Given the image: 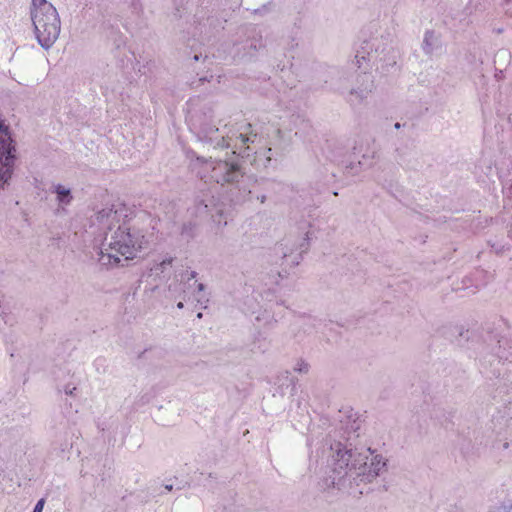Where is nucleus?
Returning a JSON list of instances; mask_svg holds the SVG:
<instances>
[{
    "mask_svg": "<svg viewBox=\"0 0 512 512\" xmlns=\"http://www.w3.org/2000/svg\"><path fill=\"white\" fill-rule=\"evenodd\" d=\"M96 220L103 232L101 258L104 263H119L137 257L146 247L147 239L142 230L136 227L123 206L104 208L98 212Z\"/></svg>",
    "mask_w": 512,
    "mask_h": 512,
    "instance_id": "1",
    "label": "nucleus"
},
{
    "mask_svg": "<svg viewBox=\"0 0 512 512\" xmlns=\"http://www.w3.org/2000/svg\"><path fill=\"white\" fill-rule=\"evenodd\" d=\"M333 457V472L337 475L334 481L337 480L338 484L345 478L365 483L372 482L386 467L383 456L375 454L370 448L347 449L338 445Z\"/></svg>",
    "mask_w": 512,
    "mask_h": 512,
    "instance_id": "2",
    "label": "nucleus"
},
{
    "mask_svg": "<svg viewBox=\"0 0 512 512\" xmlns=\"http://www.w3.org/2000/svg\"><path fill=\"white\" fill-rule=\"evenodd\" d=\"M34 34L44 49H49L58 39L61 20L57 9L47 0H32L30 8Z\"/></svg>",
    "mask_w": 512,
    "mask_h": 512,
    "instance_id": "3",
    "label": "nucleus"
},
{
    "mask_svg": "<svg viewBox=\"0 0 512 512\" xmlns=\"http://www.w3.org/2000/svg\"><path fill=\"white\" fill-rule=\"evenodd\" d=\"M197 161L202 165L204 177L217 184L236 183L243 176L241 167L235 160L197 157Z\"/></svg>",
    "mask_w": 512,
    "mask_h": 512,
    "instance_id": "4",
    "label": "nucleus"
},
{
    "mask_svg": "<svg viewBox=\"0 0 512 512\" xmlns=\"http://www.w3.org/2000/svg\"><path fill=\"white\" fill-rule=\"evenodd\" d=\"M16 161V148L8 125L0 114V187L11 179Z\"/></svg>",
    "mask_w": 512,
    "mask_h": 512,
    "instance_id": "5",
    "label": "nucleus"
},
{
    "mask_svg": "<svg viewBox=\"0 0 512 512\" xmlns=\"http://www.w3.org/2000/svg\"><path fill=\"white\" fill-rule=\"evenodd\" d=\"M361 83H362L361 87L351 90V92H350L351 98L349 99V101L351 103L361 102L362 100H364L367 97L368 93L371 92L373 83H372L371 77L369 75H367V74L362 75Z\"/></svg>",
    "mask_w": 512,
    "mask_h": 512,
    "instance_id": "6",
    "label": "nucleus"
},
{
    "mask_svg": "<svg viewBox=\"0 0 512 512\" xmlns=\"http://www.w3.org/2000/svg\"><path fill=\"white\" fill-rule=\"evenodd\" d=\"M51 191L56 194V200L59 206H67L72 202L73 196L70 188L56 184L51 187Z\"/></svg>",
    "mask_w": 512,
    "mask_h": 512,
    "instance_id": "7",
    "label": "nucleus"
},
{
    "mask_svg": "<svg viewBox=\"0 0 512 512\" xmlns=\"http://www.w3.org/2000/svg\"><path fill=\"white\" fill-rule=\"evenodd\" d=\"M256 136V134L252 133H250L249 135L247 133H240L237 136V139L241 141L242 145H247L248 143H253L255 141Z\"/></svg>",
    "mask_w": 512,
    "mask_h": 512,
    "instance_id": "8",
    "label": "nucleus"
},
{
    "mask_svg": "<svg viewBox=\"0 0 512 512\" xmlns=\"http://www.w3.org/2000/svg\"><path fill=\"white\" fill-rule=\"evenodd\" d=\"M44 503H45L44 499H40L37 502L33 512H42L43 511V507H44Z\"/></svg>",
    "mask_w": 512,
    "mask_h": 512,
    "instance_id": "9",
    "label": "nucleus"
},
{
    "mask_svg": "<svg viewBox=\"0 0 512 512\" xmlns=\"http://www.w3.org/2000/svg\"><path fill=\"white\" fill-rule=\"evenodd\" d=\"M198 303L204 305L203 307L206 308V303L208 302V299L207 298H203V297H199L197 299Z\"/></svg>",
    "mask_w": 512,
    "mask_h": 512,
    "instance_id": "10",
    "label": "nucleus"
},
{
    "mask_svg": "<svg viewBox=\"0 0 512 512\" xmlns=\"http://www.w3.org/2000/svg\"><path fill=\"white\" fill-rule=\"evenodd\" d=\"M73 390H75V388H72V389L66 388L65 393L71 395L73 393Z\"/></svg>",
    "mask_w": 512,
    "mask_h": 512,
    "instance_id": "11",
    "label": "nucleus"
},
{
    "mask_svg": "<svg viewBox=\"0 0 512 512\" xmlns=\"http://www.w3.org/2000/svg\"><path fill=\"white\" fill-rule=\"evenodd\" d=\"M204 288H205L204 284H202V283H199V284H198V290H199V291H203V290H204Z\"/></svg>",
    "mask_w": 512,
    "mask_h": 512,
    "instance_id": "12",
    "label": "nucleus"
},
{
    "mask_svg": "<svg viewBox=\"0 0 512 512\" xmlns=\"http://www.w3.org/2000/svg\"><path fill=\"white\" fill-rule=\"evenodd\" d=\"M177 307H178L179 309H182V308L184 307V304H183L182 302H179V303L177 304Z\"/></svg>",
    "mask_w": 512,
    "mask_h": 512,
    "instance_id": "13",
    "label": "nucleus"
},
{
    "mask_svg": "<svg viewBox=\"0 0 512 512\" xmlns=\"http://www.w3.org/2000/svg\"><path fill=\"white\" fill-rule=\"evenodd\" d=\"M170 263H171V260H168V261H162L161 265L170 264Z\"/></svg>",
    "mask_w": 512,
    "mask_h": 512,
    "instance_id": "14",
    "label": "nucleus"
},
{
    "mask_svg": "<svg viewBox=\"0 0 512 512\" xmlns=\"http://www.w3.org/2000/svg\"><path fill=\"white\" fill-rule=\"evenodd\" d=\"M197 318H199V319H200V318H202V313H201V312H199V313L197 314Z\"/></svg>",
    "mask_w": 512,
    "mask_h": 512,
    "instance_id": "15",
    "label": "nucleus"
}]
</instances>
